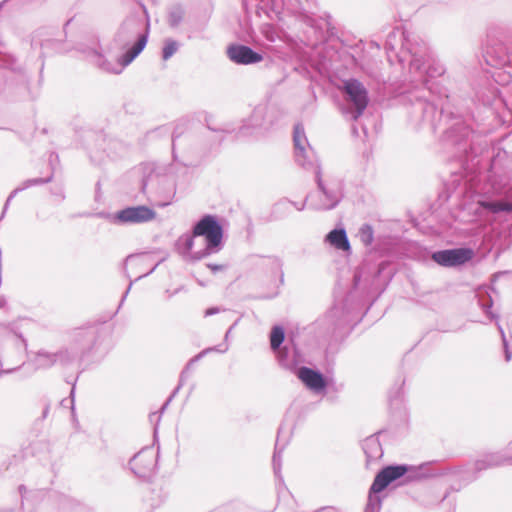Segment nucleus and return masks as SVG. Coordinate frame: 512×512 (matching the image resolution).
I'll return each mask as SVG.
<instances>
[{"label":"nucleus","mask_w":512,"mask_h":512,"mask_svg":"<svg viewBox=\"0 0 512 512\" xmlns=\"http://www.w3.org/2000/svg\"><path fill=\"white\" fill-rule=\"evenodd\" d=\"M202 236L206 241L207 250L220 246L223 238V229L214 216H204L193 228V237Z\"/></svg>","instance_id":"1"},{"label":"nucleus","mask_w":512,"mask_h":512,"mask_svg":"<svg viewBox=\"0 0 512 512\" xmlns=\"http://www.w3.org/2000/svg\"><path fill=\"white\" fill-rule=\"evenodd\" d=\"M473 256L474 252L472 249L457 248L435 252L432 255V259L441 266L452 267L470 261Z\"/></svg>","instance_id":"2"},{"label":"nucleus","mask_w":512,"mask_h":512,"mask_svg":"<svg viewBox=\"0 0 512 512\" xmlns=\"http://www.w3.org/2000/svg\"><path fill=\"white\" fill-rule=\"evenodd\" d=\"M156 213L147 206L128 207L116 214L120 223H144L153 220Z\"/></svg>","instance_id":"3"},{"label":"nucleus","mask_w":512,"mask_h":512,"mask_svg":"<svg viewBox=\"0 0 512 512\" xmlns=\"http://www.w3.org/2000/svg\"><path fill=\"white\" fill-rule=\"evenodd\" d=\"M407 472L405 466H388L381 470L375 477L371 486V492L383 491L391 482L402 477Z\"/></svg>","instance_id":"4"},{"label":"nucleus","mask_w":512,"mask_h":512,"mask_svg":"<svg viewBox=\"0 0 512 512\" xmlns=\"http://www.w3.org/2000/svg\"><path fill=\"white\" fill-rule=\"evenodd\" d=\"M344 89L356 107L357 113L355 115V119H357L367 107V91L357 80H349L345 82Z\"/></svg>","instance_id":"5"},{"label":"nucleus","mask_w":512,"mask_h":512,"mask_svg":"<svg viewBox=\"0 0 512 512\" xmlns=\"http://www.w3.org/2000/svg\"><path fill=\"white\" fill-rule=\"evenodd\" d=\"M228 57L238 64H251L262 61L263 57L251 48L243 45H234L228 48Z\"/></svg>","instance_id":"6"},{"label":"nucleus","mask_w":512,"mask_h":512,"mask_svg":"<svg viewBox=\"0 0 512 512\" xmlns=\"http://www.w3.org/2000/svg\"><path fill=\"white\" fill-rule=\"evenodd\" d=\"M130 466L136 475L146 477L153 470L155 460L151 453L140 452L131 459Z\"/></svg>","instance_id":"7"},{"label":"nucleus","mask_w":512,"mask_h":512,"mask_svg":"<svg viewBox=\"0 0 512 512\" xmlns=\"http://www.w3.org/2000/svg\"><path fill=\"white\" fill-rule=\"evenodd\" d=\"M299 379L311 390L321 391L326 387V381L319 372L302 367L298 371Z\"/></svg>","instance_id":"8"},{"label":"nucleus","mask_w":512,"mask_h":512,"mask_svg":"<svg viewBox=\"0 0 512 512\" xmlns=\"http://www.w3.org/2000/svg\"><path fill=\"white\" fill-rule=\"evenodd\" d=\"M327 241L336 249L349 252L351 247L346 232L343 229H335L328 233Z\"/></svg>","instance_id":"9"},{"label":"nucleus","mask_w":512,"mask_h":512,"mask_svg":"<svg viewBox=\"0 0 512 512\" xmlns=\"http://www.w3.org/2000/svg\"><path fill=\"white\" fill-rule=\"evenodd\" d=\"M478 205L488 209L492 213H499V212H512V203L507 201H495V202H489V201H478Z\"/></svg>","instance_id":"10"},{"label":"nucleus","mask_w":512,"mask_h":512,"mask_svg":"<svg viewBox=\"0 0 512 512\" xmlns=\"http://www.w3.org/2000/svg\"><path fill=\"white\" fill-rule=\"evenodd\" d=\"M146 43L147 37L145 35L141 36L133 47L125 53L123 56V63L127 65L132 62L144 49Z\"/></svg>","instance_id":"11"},{"label":"nucleus","mask_w":512,"mask_h":512,"mask_svg":"<svg viewBox=\"0 0 512 512\" xmlns=\"http://www.w3.org/2000/svg\"><path fill=\"white\" fill-rule=\"evenodd\" d=\"M284 341V331L281 327H274L270 335L271 348L276 350Z\"/></svg>","instance_id":"12"},{"label":"nucleus","mask_w":512,"mask_h":512,"mask_svg":"<svg viewBox=\"0 0 512 512\" xmlns=\"http://www.w3.org/2000/svg\"><path fill=\"white\" fill-rule=\"evenodd\" d=\"M360 238L365 245H370L373 242V229L369 225H365L360 229Z\"/></svg>","instance_id":"13"},{"label":"nucleus","mask_w":512,"mask_h":512,"mask_svg":"<svg viewBox=\"0 0 512 512\" xmlns=\"http://www.w3.org/2000/svg\"><path fill=\"white\" fill-rule=\"evenodd\" d=\"M178 45L175 41H169L163 48V59L168 60L176 51Z\"/></svg>","instance_id":"14"},{"label":"nucleus","mask_w":512,"mask_h":512,"mask_svg":"<svg viewBox=\"0 0 512 512\" xmlns=\"http://www.w3.org/2000/svg\"><path fill=\"white\" fill-rule=\"evenodd\" d=\"M303 137H304V135L299 130V128H295V131H294V143H295V146L300 148V149H304V147L302 146V138Z\"/></svg>","instance_id":"15"},{"label":"nucleus","mask_w":512,"mask_h":512,"mask_svg":"<svg viewBox=\"0 0 512 512\" xmlns=\"http://www.w3.org/2000/svg\"><path fill=\"white\" fill-rule=\"evenodd\" d=\"M192 244H193V241H192V240H189V241L187 242V248H188L189 250H190V249H192Z\"/></svg>","instance_id":"16"}]
</instances>
